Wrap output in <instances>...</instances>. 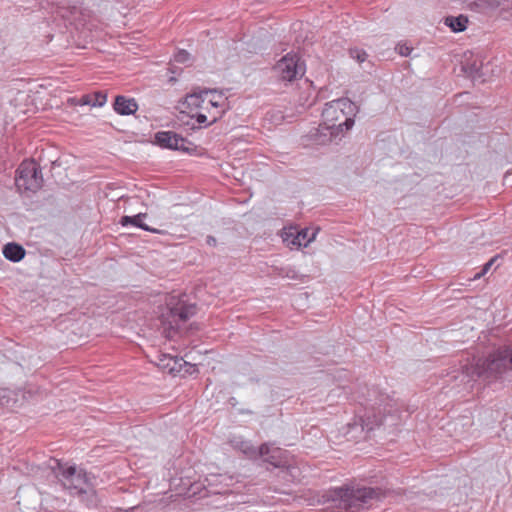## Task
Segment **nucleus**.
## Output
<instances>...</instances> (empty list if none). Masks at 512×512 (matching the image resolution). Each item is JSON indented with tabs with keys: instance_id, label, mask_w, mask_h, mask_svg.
<instances>
[{
	"instance_id": "f257e3e1",
	"label": "nucleus",
	"mask_w": 512,
	"mask_h": 512,
	"mask_svg": "<svg viewBox=\"0 0 512 512\" xmlns=\"http://www.w3.org/2000/svg\"><path fill=\"white\" fill-rule=\"evenodd\" d=\"M458 373L467 383H512V346L499 347L484 358L473 359L461 365Z\"/></svg>"
},
{
	"instance_id": "f03ea898",
	"label": "nucleus",
	"mask_w": 512,
	"mask_h": 512,
	"mask_svg": "<svg viewBox=\"0 0 512 512\" xmlns=\"http://www.w3.org/2000/svg\"><path fill=\"white\" fill-rule=\"evenodd\" d=\"M386 491L380 487H367L359 484L331 488L322 495L323 504L335 512H359L371 505L372 500L380 501Z\"/></svg>"
},
{
	"instance_id": "7ed1b4c3",
	"label": "nucleus",
	"mask_w": 512,
	"mask_h": 512,
	"mask_svg": "<svg viewBox=\"0 0 512 512\" xmlns=\"http://www.w3.org/2000/svg\"><path fill=\"white\" fill-rule=\"evenodd\" d=\"M355 120L347 117L343 122L332 125L320 124L318 127L312 128L308 134L303 136V143L313 145H327L336 139L340 134L349 131L354 126Z\"/></svg>"
},
{
	"instance_id": "20e7f679",
	"label": "nucleus",
	"mask_w": 512,
	"mask_h": 512,
	"mask_svg": "<svg viewBox=\"0 0 512 512\" xmlns=\"http://www.w3.org/2000/svg\"><path fill=\"white\" fill-rule=\"evenodd\" d=\"M15 185L23 192L36 193L43 186L41 167L34 161H23L16 170Z\"/></svg>"
},
{
	"instance_id": "39448f33",
	"label": "nucleus",
	"mask_w": 512,
	"mask_h": 512,
	"mask_svg": "<svg viewBox=\"0 0 512 512\" xmlns=\"http://www.w3.org/2000/svg\"><path fill=\"white\" fill-rule=\"evenodd\" d=\"M168 312L162 314L161 323L165 330L178 331V322H185L197 313L196 303H186L183 299H178L176 303L168 305Z\"/></svg>"
},
{
	"instance_id": "423d86ee",
	"label": "nucleus",
	"mask_w": 512,
	"mask_h": 512,
	"mask_svg": "<svg viewBox=\"0 0 512 512\" xmlns=\"http://www.w3.org/2000/svg\"><path fill=\"white\" fill-rule=\"evenodd\" d=\"M153 144L163 149L181 151L191 154L196 146L174 131H158L154 134Z\"/></svg>"
},
{
	"instance_id": "0eeeda50",
	"label": "nucleus",
	"mask_w": 512,
	"mask_h": 512,
	"mask_svg": "<svg viewBox=\"0 0 512 512\" xmlns=\"http://www.w3.org/2000/svg\"><path fill=\"white\" fill-rule=\"evenodd\" d=\"M275 69L283 81L293 82L305 74V63L298 53L289 52L276 63Z\"/></svg>"
},
{
	"instance_id": "6e6552de",
	"label": "nucleus",
	"mask_w": 512,
	"mask_h": 512,
	"mask_svg": "<svg viewBox=\"0 0 512 512\" xmlns=\"http://www.w3.org/2000/svg\"><path fill=\"white\" fill-rule=\"evenodd\" d=\"M385 414L380 408L377 411L373 408L372 410L365 411L364 415L360 416L358 420H354L348 424L349 432L352 430L361 431L366 430L367 432L373 431L376 427L383 425Z\"/></svg>"
},
{
	"instance_id": "1a4fd4ad",
	"label": "nucleus",
	"mask_w": 512,
	"mask_h": 512,
	"mask_svg": "<svg viewBox=\"0 0 512 512\" xmlns=\"http://www.w3.org/2000/svg\"><path fill=\"white\" fill-rule=\"evenodd\" d=\"M338 109L340 110L341 114L345 116V119L347 117H352L354 119V116L358 112L359 108L349 98L342 97L330 103H326L322 115L328 119Z\"/></svg>"
},
{
	"instance_id": "9d476101",
	"label": "nucleus",
	"mask_w": 512,
	"mask_h": 512,
	"mask_svg": "<svg viewBox=\"0 0 512 512\" xmlns=\"http://www.w3.org/2000/svg\"><path fill=\"white\" fill-rule=\"evenodd\" d=\"M320 231L319 227L316 228H303L294 235L292 233L288 234L284 241L288 242V245L295 246L297 248L304 246L307 247L309 243H311L317 233Z\"/></svg>"
},
{
	"instance_id": "9b49d317",
	"label": "nucleus",
	"mask_w": 512,
	"mask_h": 512,
	"mask_svg": "<svg viewBox=\"0 0 512 512\" xmlns=\"http://www.w3.org/2000/svg\"><path fill=\"white\" fill-rule=\"evenodd\" d=\"M236 448L251 460H258L259 456H265L270 453V443L267 442L262 443L259 447H255L250 441L241 440L237 442Z\"/></svg>"
},
{
	"instance_id": "f8f14e48",
	"label": "nucleus",
	"mask_w": 512,
	"mask_h": 512,
	"mask_svg": "<svg viewBox=\"0 0 512 512\" xmlns=\"http://www.w3.org/2000/svg\"><path fill=\"white\" fill-rule=\"evenodd\" d=\"M113 110L121 115H135L139 106L134 98H130L124 95H116L112 104Z\"/></svg>"
},
{
	"instance_id": "ddd939ff",
	"label": "nucleus",
	"mask_w": 512,
	"mask_h": 512,
	"mask_svg": "<svg viewBox=\"0 0 512 512\" xmlns=\"http://www.w3.org/2000/svg\"><path fill=\"white\" fill-rule=\"evenodd\" d=\"M91 485L89 474L85 470L79 469L75 477L70 479L63 487L70 490L72 494L80 495L87 492L85 487Z\"/></svg>"
},
{
	"instance_id": "4468645a",
	"label": "nucleus",
	"mask_w": 512,
	"mask_h": 512,
	"mask_svg": "<svg viewBox=\"0 0 512 512\" xmlns=\"http://www.w3.org/2000/svg\"><path fill=\"white\" fill-rule=\"evenodd\" d=\"M51 470L64 486L70 479L75 477L77 472L76 465H67L58 459H51Z\"/></svg>"
},
{
	"instance_id": "2eb2a0df",
	"label": "nucleus",
	"mask_w": 512,
	"mask_h": 512,
	"mask_svg": "<svg viewBox=\"0 0 512 512\" xmlns=\"http://www.w3.org/2000/svg\"><path fill=\"white\" fill-rule=\"evenodd\" d=\"M146 217H147L146 213H138V214L132 215V216L124 215L120 218L119 224L123 227L132 225V226L140 228L144 231H148V232L156 233V234H165L166 233L163 230L150 227L149 225L144 223L143 219Z\"/></svg>"
},
{
	"instance_id": "dca6fc26",
	"label": "nucleus",
	"mask_w": 512,
	"mask_h": 512,
	"mask_svg": "<svg viewBox=\"0 0 512 512\" xmlns=\"http://www.w3.org/2000/svg\"><path fill=\"white\" fill-rule=\"evenodd\" d=\"M2 254L7 260L17 263L25 257L26 250L17 242H9L2 247Z\"/></svg>"
},
{
	"instance_id": "f3484780",
	"label": "nucleus",
	"mask_w": 512,
	"mask_h": 512,
	"mask_svg": "<svg viewBox=\"0 0 512 512\" xmlns=\"http://www.w3.org/2000/svg\"><path fill=\"white\" fill-rule=\"evenodd\" d=\"M443 23L451 29L454 33L463 32L467 29L468 17L460 14L458 16H446L443 18Z\"/></svg>"
},
{
	"instance_id": "a211bd4d",
	"label": "nucleus",
	"mask_w": 512,
	"mask_h": 512,
	"mask_svg": "<svg viewBox=\"0 0 512 512\" xmlns=\"http://www.w3.org/2000/svg\"><path fill=\"white\" fill-rule=\"evenodd\" d=\"M208 93H218V91L217 89L208 88H204L202 90H199L198 92L194 90L192 93L186 95L184 104H186L187 107L190 109L200 108L202 106V103L204 102L203 94Z\"/></svg>"
},
{
	"instance_id": "6ab92c4d",
	"label": "nucleus",
	"mask_w": 512,
	"mask_h": 512,
	"mask_svg": "<svg viewBox=\"0 0 512 512\" xmlns=\"http://www.w3.org/2000/svg\"><path fill=\"white\" fill-rule=\"evenodd\" d=\"M19 394L9 388H0V405L11 409L18 407Z\"/></svg>"
},
{
	"instance_id": "aec40b11",
	"label": "nucleus",
	"mask_w": 512,
	"mask_h": 512,
	"mask_svg": "<svg viewBox=\"0 0 512 512\" xmlns=\"http://www.w3.org/2000/svg\"><path fill=\"white\" fill-rule=\"evenodd\" d=\"M468 7L476 12L483 13L488 9H495L502 5V0H466Z\"/></svg>"
},
{
	"instance_id": "412c9836",
	"label": "nucleus",
	"mask_w": 512,
	"mask_h": 512,
	"mask_svg": "<svg viewBox=\"0 0 512 512\" xmlns=\"http://www.w3.org/2000/svg\"><path fill=\"white\" fill-rule=\"evenodd\" d=\"M461 70L464 72V74L473 79L476 80L478 78H481L483 76L482 73V62H479L477 60H474L472 62H466L463 63L461 66Z\"/></svg>"
},
{
	"instance_id": "4be33fe9",
	"label": "nucleus",
	"mask_w": 512,
	"mask_h": 512,
	"mask_svg": "<svg viewBox=\"0 0 512 512\" xmlns=\"http://www.w3.org/2000/svg\"><path fill=\"white\" fill-rule=\"evenodd\" d=\"M281 449L279 448H270V453L265 456H259V459L262 460L263 463L272 466L273 468H280L283 466V460L281 459Z\"/></svg>"
},
{
	"instance_id": "5701e85b",
	"label": "nucleus",
	"mask_w": 512,
	"mask_h": 512,
	"mask_svg": "<svg viewBox=\"0 0 512 512\" xmlns=\"http://www.w3.org/2000/svg\"><path fill=\"white\" fill-rule=\"evenodd\" d=\"M163 359H160V361H164L165 359L168 360L166 364H163L165 368L169 369V373L176 375L177 373H181L183 370V359L177 358V357H167L163 356Z\"/></svg>"
},
{
	"instance_id": "b1692460",
	"label": "nucleus",
	"mask_w": 512,
	"mask_h": 512,
	"mask_svg": "<svg viewBox=\"0 0 512 512\" xmlns=\"http://www.w3.org/2000/svg\"><path fill=\"white\" fill-rule=\"evenodd\" d=\"M349 56L356 60L360 65L367 63L368 66L372 67L371 61L368 60V54L364 49L358 47L350 48L348 50Z\"/></svg>"
},
{
	"instance_id": "393cba45",
	"label": "nucleus",
	"mask_w": 512,
	"mask_h": 512,
	"mask_svg": "<svg viewBox=\"0 0 512 512\" xmlns=\"http://www.w3.org/2000/svg\"><path fill=\"white\" fill-rule=\"evenodd\" d=\"M223 114H224V110L221 112H218V115H214L212 121L209 123H207V116L203 113H196L195 115H191L190 118L195 119L199 125L205 124V127H207V126L213 125L218 120H220L222 118Z\"/></svg>"
},
{
	"instance_id": "a878e982",
	"label": "nucleus",
	"mask_w": 512,
	"mask_h": 512,
	"mask_svg": "<svg viewBox=\"0 0 512 512\" xmlns=\"http://www.w3.org/2000/svg\"><path fill=\"white\" fill-rule=\"evenodd\" d=\"M91 106L93 107H102L105 105L107 101V93L105 91L99 90L95 91L91 94Z\"/></svg>"
},
{
	"instance_id": "bb28decb",
	"label": "nucleus",
	"mask_w": 512,
	"mask_h": 512,
	"mask_svg": "<svg viewBox=\"0 0 512 512\" xmlns=\"http://www.w3.org/2000/svg\"><path fill=\"white\" fill-rule=\"evenodd\" d=\"M191 59L190 53L184 49H180L174 54V61L180 64H189Z\"/></svg>"
},
{
	"instance_id": "cd10ccee",
	"label": "nucleus",
	"mask_w": 512,
	"mask_h": 512,
	"mask_svg": "<svg viewBox=\"0 0 512 512\" xmlns=\"http://www.w3.org/2000/svg\"><path fill=\"white\" fill-rule=\"evenodd\" d=\"M497 259L498 256L492 257L488 262H486L483 265L481 271L475 274L474 278L479 279L480 277L484 276L491 269L492 265L497 261Z\"/></svg>"
},
{
	"instance_id": "c85d7f7f",
	"label": "nucleus",
	"mask_w": 512,
	"mask_h": 512,
	"mask_svg": "<svg viewBox=\"0 0 512 512\" xmlns=\"http://www.w3.org/2000/svg\"><path fill=\"white\" fill-rule=\"evenodd\" d=\"M413 48L408 46L407 44H398L396 46V51L401 55V56H404V57H408L410 56L411 52H412Z\"/></svg>"
},
{
	"instance_id": "c756f323",
	"label": "nucleus",
	"mask_w": 512,
	"mask_h": 512,
	"mask_svg": "<svg viewBox=\"0 0 512 512\" xmlns=\"http://www.w3.org/2000/svg\"><path fill=\"white\" fill-rule=\"evenodd\" d=\"M183 371L184 372H183L182 376H185V375H192L193 373L198 372V369L195 364H191L189 362L183 361Z\"/></svg>"
},
{
	"instance_id": "7c9ffc66",
	"label": "nucleus",
	"mask_w": 512,
	"mask_h": 512,
	"mask_svg": "<svg viewBox=\"0 0 512 512\" xmlns=\"http://www.w3.org/2000/svg\"><path fill=\"white\" fill-rule=\"evenodd\" d=\"M91 100H92L91 94H85L76 102V104L80 105V106H83V105L91 106Z\"/></svg>"
},
{
	"instance_id": "2f4dec72",
	"label": "nucleus",
	"mask_w": 512,
	"mask_h": 512,
	"mask_svg": "<svg viewBox=\"0 0 512 512\" xmlns=\"http://www.w3.org/2000/svg\"><path fill=\"white\" fill-rule=\"evenodd\" d=\"M206 244L215 247L217 245V239L212 235H208L206 237Z\"/></svg>"
},
{
	"instance_id": "473e14b6",
	"label": "nucleus",
	"mask_w": 512,
	"mask_h": 512,
	"mask_svg": "<svg viewBox=\"0 0 512 512\" xmlns=\"http://www.w3.org/2000/svg\"><path fill=\"white\" fill-rule=\"evenodd\" d=\"M225 100H226V98L223 99L222 101L212 99V100H210V104L214 108L222 107L224 102H225Z\"/></svg>"
},
{
	"instance_id": "72a5a7b5",
	"label": "nucleus",
	"mask_w": 512,
	"mask_h": 512,
	"mask_svg": "<svg viewBox=\"0 0 512 512\" xmlns=\"http://www.w3.org/2000/svg\"><path fill=\"white\" fill-rule=\"evenodd\" d=\"M228 403L232 406V407H235L237 404H238V401L235 397H230L228 399Z\"/></svg>"
},
{
	"instance_id": "f704fd0d",
	"label": "nucleus",
	"mask_w": 512,
	"mask_h": 512,
	"mask_svg": "<svg viewBox=\"0 0 512 512\" xmlns=\"http://www.w3.org/2000/svg\"><path fill=\"white\" fill-rule=\"evenodd\" d=\"M184 125H186V126H190V129H192V130H195V129H196V126H195L194 124H191L189 121L184 122Z\"/></svg>"
},
{
	"instance_id": "c9c22d12",
	"label": "nucleus",
	"mask_w": 512,
	"mask_h": 512,
	"mask_svg": "<svg viewBox=\"0 0 512 512\" xmlns=\"http://www.w3.org/2000/svg\"><path fill=\"white\" fill-rule=\"evenodd\" d=\"M190 328H191V329H198V325H197V323H192V324L190 325Z\"/></svg>"
},
{
	"instance_id": "e433bc0d",
	"label": "nucleus",
	"mask_w": 512,
	"mask_h": 512,
	"mask_svg": "<svg viewBox=\"0 0 512 512\" xmlns=\"http://www.w3.org/2000/svg\"><path fill=\"white\" fill-rule=\"evenodd\" d=\"M218 96H219V99H223V96H224V95H223V93H222V92H219V93H218Z\"/></svg>"
},
{
	"instance_id": "4c0bfd02",
	"label": "nucleus",
	"mask_w": 512,
	"mask_h": 512,
	"mask_svg": "<svg viewBox=\"0 0 512 512\" xmlns=\"http://www.w3.org/2000/svg\"><path fill=\"white\" fill-rule=\"evenodd\" d=\"M252 381L258 383L259 382V379H251Z\"/></svg>"
}]
</instances>
